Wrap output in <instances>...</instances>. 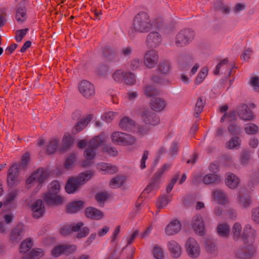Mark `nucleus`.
<instances>
[{
    "instance_id": "69168bd1",
    "label": "nucleus",
    "mask_w": 259,
    "mask_h": 259,
    "mask_svg": "<svg viewBox=\"0 0 259 259\" xmlns=\"http://www.w3.org/2000/svg\"><path fill=\"white\" fill-rule=\"evenodd\" d=\"M28 29H24L16 31L15 39L17 42H20L27 33Z\"/></svg>"
},
{
    "instance_id": "6ab92c4d",
    "label": "nucleus",
    "mask_w": 259,
    "mask_h": 259,
    "mask_svg": "<svg viewBox=\"0 0 259 259\" xmlns=\"http://www.w3.org/2000/svg\"><path fill=\"white\" fill-rule=\"evenodd\" d=\"M237 201L239 204L244 208L248 207L250 203V198L249 196L246 194V191L244 189L240 190L237 196Z\"/></svg>"
},
{
    "instance_id": "de8ad7c7",
    "label": "nucleus",
    "mask_w": 259,
    "mask_h": 259,
    "mask_svg": "<svg viewBox=\"0 0 259 259\" xmlns=\"http://www.w3.org/2000/svg\"><path fill=\"white\" fill-rule=\"evenodd\" d=\"M208 73V68L206 67H203L196 78H195V82L196 84H200L204 79Z\"/></svg>"
},
{
    "instance_id": "f704fd0d",
    "label": "nucleus",
    "mask_w": 259,
    "mask_h": 259,
    "mask_svg": "<svg viewBox=\"0 0 259 259\" xmlns=\"http://www.w3.org/2000/svg\"><path fill=\"white\" fill-rule=\"evenodd\" d=\"M93 175V172L91 171H88L81 173L78 177L76 178L81 186L90 180Z\"/></svg>"
},
{
    "instance_id": "aec40b11",
    "label": "nucleus",
    "mask_w": 259,
    "mask_h": 259,
    "mask_svg": "<svg viewBox=\"0 0 259 259\" xmlns=\"http://www.w3.org/2000/svg\"><path fill=\"white\" fill-rule=\"evenodd\" d=\"M93 118V115L90 114L82 118L73 127L72 133L76 134L83 130Z\"/></svg>"
},
{
    "instance_id": "4c0bfd02",
    "label": "nucleus",
    "mask_w": 259,
    "mask_h": 259,
    "mask_svg": "<svg viewBox=\"0 0 259 259\" xmlns=\"http://www.w3.org/2000/svg\"><path fill=\"white\" fill-rule=\"evenodd\" d=\"M123 133L114 132L111 135L112 142L118 145L121 146L123 142Z\"/></svg>"
},
{
    "instance_id": "5701e85b",
    "label": "nucleus",
    "mask_w": 259,
    "mask_h": 259,
    "mask_svg": "<svg viewBox=\"0 0 259 259\" xmlns=\"http://www.w3.org/2000/svg\"><path fill=\"white\" fill-rule=\"evenodd\" d=\"M212 199L220 204H225L229 202L227 195L221 190L213 191L212 194Z\"/></svg>"
},
{
    "instance_id": "a211bd4d",
    "label": "nucleus",
    "mask_w": 259,
    "mask_h": 259,
    "mask_svg": "<svg viewBox=\"0 0 259 259\" xmlns=\"http://www.w3.org/2000/svg\"><path fill=\"white\" fill-rule=\"evenodd\" d=\"M161 42V37L157 32H151L147 37V45L150 47H156Z\"/></svg>"
},
{
    "instance_id": "1a4fd4ad",
    "label": "nucleus",
    "mask_w": 259,
    "mask_h": 259,
    "mask_svg": "<svg viewBox=\"0 0 259 259\" xmlns=\"http://www.w3.org/2000/svg\"><path fill=\"white\" fill-rule=\"evenodd\" d=\"M170 165L169 164H165L161 168H159L157 170L155 175V176H156L157 180L154 181L149 185H148L147 186V187L144 189L143 192L144 193H149L158 189L159 187L160 183L158 179H159L165 172V171L168 170L170 168Z\"/></svg>"
},
{
    "instance_id": "c756f323",
    "label": "nucleus",
    "mask_w": 259,
    "mask_h": 259,
    "mask_svg": "<svg viewBox=\"0 0 259 259\" xmlns=\"http://www.w3.org/2000/svg\"><path fill=\"white\" fill-rule=\"evenodd\" d=\"M202 181L205 184L210 185L218 183L220 181V178L218 174H209L203 176Z\"/></svg>"
},
{
    "instance_id": "e2e57ef3",
    "label": "nucleus",
    "mask_w": 259,
    "mask_h": 259,
    "mask_svg": "<svg viewBox=\"0 0 259 259\" xmlns=\"http://www.w3.org/2000/svg\"><path fill=\"white\" fill-rule=\"evenodd\" d=\"M204 247L206 250V251L210 253H213L216 250V246L214 243L210 240L206 241Z\"/></svg>"
},
{
    "instance_id": "5fc2aeb1",
    "label": "nucleus",
    "mask_w": 259,
    "mask_h": 259,
    "mask_svg": "<svg viewBox=\"0 0 259 259\" xmlns=\"http://www.w3.org/2000/svg\"><path fill=\"white\" fill-rule=\"evenodd\" d=\"M145 94L148 97H152L158 94V91L151 85H147L144 89Z\"/></svg>"
},
{
    "instance_id": "7c9ffc66",
    "label": "nucleus",
    "mask_w": 259,
    "mask_h": 259,
    "mask_svg": "<svg viewBox=\"0 0 259 259\" xmlns=\"http://www.w3.org/2000/svg\"><path fill=\"white\" fill-rule=\"evenodd\" d=\"M97 168L101 171H104L107 174H112L117 171L116 166H113L106 163H101L97 165Z\"/></svg>"
},
{
    "instance_id": "c9c22d12",
    "label": "nucleus",
    "mask_w": 259,
    "mask_h": 259,
    "mask_svg": "<svg viewBox=\"0 0 259 259\" xmlns=\"http://www.w3.org/2000/svg\"><path fill=\"white\" fill-rule=\"evenodd\" d=\"M241 142V140L239 137H233L227 142L226 147L229 149H238L240 146Z\"/></svg>"
},
{
    "instance_id": "0eeeda50",
    "label": "nucleus",
    "mask_w": 259,
    "mask_h": 259,
    "mask_svg": "<svg viewBox=\"0 0 259 259\" xmlns=\"http://www.w3.org/2000/svg\"><path fill=\"white\" fill-rule=\"evenodd\" d=\"M188 256L192 259L198 258L201 254V247L198 242L193 238H188L185 245Z\"/></svg>"
},
{
    "instance_id": "774afa93",
    "label": "nucleus",
    "mask_w": 259,
    "mask_h": 259,
    "mask_svg": "<svg viewBox=\"0 0 259 259\" xmlns=\"http://www.w3.org/2000/svg\"><path fill=\"white\" fill-rule=\"evenodd\" d=\"M17 194V193L16 190L9 192L6 197L5 203L6 204L11 203L16 198Z\"/></svg>"
},
{
    "instance_id": "79ce46f5",
    "label": "nucleus",
    "mask_w": 259,
    "mask_h": 259,
    "mask_svg": "<svg viewBox=\"0 0 259 259\" xmlns=\"http://www.w3.org/2000/svg\"><path fill=\"white\" fill-rule=\"evenodd\" d=\"M171 200V196H162L159 198L156 202V206L158 209L165 207Z\"/></svg>"
},
{
    "instance_id": "9d476101",
    "label": "nucleus",
    "mask_w": 259,
    "mask_h": 259,
    "mask_svg": "<svg viewBox=\"0 0 259 259\" xmlns=\"http://www.w3.org/2000/svg\"><path fill=\"white\" fill-rule=\"evenodd\" d=\"M255 230L250 225H246L243 229L242 238L245 244L254 245V243L256 238Z\"/></svg>"
},
{
    "instance_id": "2f4dec72",
    "label": "nucleus",
    "mask_w": 259,
    "mask_h": 259,
    "mask_svg": "<svg viewBox=\"0 0 259 259\" xmlns=\"http://www.w3.org/2000/svg\"><path fill=\"white\" fill-rule=\"evenodd\" d=\"M193 58L189 56L180 58L179 60L180 67L182 70H186L187 69V66L191 65L193 63Z\"/></svg>"
},
{
    "instance_id": "338daca9",
    "label": "nucleus",
    "mask_w": 259,
    "mask_h": 259,
    "mask_svg": "<svg viewBox=\"0 0 259 259\" xmlns=\"http://www.w3.org/2000/svg\"><path fill=\"white\" fill-rule=\"evenodd\" d=\"M250 85L253 87V89L259 92V77L257 76H253L250 78Z\"/></svg>"
},
{
    "instance_id": "cd10ccee",
    "label": "nucleus",
    "mask_w": 259,
    "mask_h": 259,
    "mask_svg": "<svg viewBox=\"0 0 259 259\" xmlns=\"http://www.w3.org/2000/svg\"><path fill=\"white\" fill-rule=\"evenodd\" d=\"M83 205L84 202L82 201H73L67 205L66 211L70 213H75L81 209Z\"/></svg>"
},
{
    "instance_id": "393cba45",
    "label": "nucleus",
    "mask_w": 259,
    "mask_h": 259,
    "mask_svg": "<svg viewBox=\"0 0 259 259\" xmlns=\"http://www.w3.org/2000/svg\"><path fill=\"white\" fill-rule=\"evenodd\" d=\"M119 126L123 130L136 131L135 122L128 117L122 118L119 123Z\"/></svg>"
},
{
    "instance_id": "f3484780",
    "label": "nucleus",
    "mask_w": 259,
    "mask_h": 259,
    "mask_svg": "<svg viewBox=\"0 0 259 259\" xmlns=\"http://www.w3.org/2000/svg\"><path fill=\"white\" fill-rule=\"evenodd\" d=\"M167 248L173 257L178 258L181 255L182 247L176 241L170 240L168 242Z\"/></svg>"
},
{
    "instance_id": "13d9d810",
    "label": "nucleus",
    "mask_w": 259,
    "mask_h": 259,
    "mask_svg": "<svg viewBox=\"0 0 259 259\" xmlns=\"http://www.w3.org/2000/svg\"><path fill=\"white\" fill-rule=\"evenodd\" d=\"M124 81L126 84L132 85L136 82L135 75L132 73L127 72L124 73Z\"/></svg>"
},
{
    "instance_id": "ddd939ff",
    "label": "nucleus",
    "mask_w": 259,
    "mask_h": 259,
    "mask_svg": "<svg viewBox=\"0 0 259 259\" xmlns=\"http://www.w3.org/2000/svg\"><path fill=\"white\" fill-rule=\"evenodd\" d=\"M192 227L194 232L198 235H202L205 232L204 222L200 215H195L192 221Z\"/></svg>"
},
{
    "instance_id": "58836bf2",
    "label": "nucleus",
    "mask_w": 259,
    "mask_h": 259,
    "mask_svg": "<svg viewBox=\"0 0 259 259\" xmlns=\"http://www.w3.org/2000/svg\"><path fill=\"white\" fill-rule=\"evenodd\" d=\"M125 181V178L122 176H117L112 179L109 182V186L112 188L120 187Z\"/></svg>"
},
{
    "instance_id": "e433bc0d",
    "label": "nucleus",
    "mask_w": 259,
    "mask_h": 259,
    "mask_svg": "<svg viewBox=\"0 0 259 259\" xmlns=\"http://www.w3.org/2000/svg\"><path fill=\"white\" fill-rule=\"evenodd\" d=\"M32 245V240L30 238L24 240L20 245L19 252L21 253H26L30 249Z\"/></svg>"
},
{
    "instance_id": "3c124183",
    "label": "nucleus",
    "mask_w": 259,
    "mask_h": 259,
    "mask_svg": "<svg viewBox=\"0 0 259 259\" xmlns=\"http://www.w3.org/2000/svg\"><path fill=\"white\" fill-rule=\"evenodd\" d=\"M153 254L156 259H163L164 257L163 250L161 247L154 245L153 248Z\"/></svg>"
},
{
    "instance_id": "6e6552de",
    "label": "nucleus",
    "mask_w": 259,
    "mask_h": 259,
    "mask_svg": "<svg viewBox=\"0 0 259 259\" xmlns=\"http://www.w3.org/2000/svg\"><path fill=\"white\" fill-rule=\"evenodd\" d=\"M80 93L86 99L93 98L95 94L94 85L88 80L81 81L78 85Z\"/></svg>"
},
{
    "instance_id": "b1692460",
    "label": "nucleus",
    "mask_w": 259,
    "mask_h": 259,
    "mask_svg": "<svg viewBox=\"0 0 259 259\" xmlns=\"http://www.w3.org/2000/svg\"><path fill=\"white\" fill-rule=\"evenodd\" d=\"M24 235L23 225L19 224L12 230L11 234V240L14 242H18Z\"/></svg>"
},
{
    "instance_id": "4d7b16f0",
    "label": "nucleus",
    "mask_w": 259,
    "mask_h": 259,
    "mask_svg": "<svg viewBox=\"0 0 259 259\" xmlns=\"http://www.w3.org/2000/svg\"><path fill=\"white\" fill-rule=\"evenodd\" d=\"M158 69L162 73L166 74L170 70V64L168 62H162L159 64Z\"/></svg>"
},
{
    "instance_id": "680f3d73",
    "label": "nucleus",
    "mask_w": 259,
    "mask_h": 259,
    "mask_svg": "<svg viewBox=\"0 0 259 259\" xmlns=\"http://www.w3.org/2000/svg\"><path fill=\"white\" fill-rule=\"evenodd\" d=\"M113 79L117 82H120L124 79V73L121 70H117L112 75Z\"/></svg>"
},
{
    "instance_id": "7ed1b4c3",
    "label": "nucleus",
    "mask_w": 259,
    "mask_h": 259,
    "mask_svg": "<svg viewBox=\"0 0 259 259\" xmlns=\"http://www.w3.org/2000/svg\"><path fill=\"white\" fill-rule=\"evenodd\" d=\"M49 177L47 170L39 168L34 171L26 180V187L28 189L34 188V192L37 193L41 188L44 183Z\"/></svg>"
},
{
    "instance_id": "c85d7f7f",
    "label": "nucleus",
    "mask_w": 259,
    "mask_h": 259,
    "mask_svg": "<svg viewBox=\"0 0 259 259\" xmlns=\"http://www.w3.org/2000/svg\"><path fill=\"white\" fill-rule=\"evenodd\" d=\"M225 183L230 188H235L239 183V179L232 173H227L226 176Z\"/></svg>"
},
{
    "instance_id": "20e7f679",
    "label": "nucleus",
    "mask_w": 259,
    "mask_h": 259,
    "mask_svg": "<svg viewBox=\"0 0 259 259\" xmlns=\"http://www.w3.org/2000/svg\"><path fill=\"white\" fill-rule=\"evenodd\" d=\"M141 116L142 121L147 125H156L160 122L159 117L155 113L148 109L143 110L141 113ZM149 130V126L146 127H139L137 132L143 136L146 134Z\"/></svg>"
},
{
    "instance_id": "72a5a7b5",
    "label": "nucleus",
    "mask_w": 259,
    "mask_h": 259,
    "mask_svg": "<svg viewBox=\"0 0 259 259\" xmlns=\"http://www.w3.org/2000/svg\"><path fill=\"white\" fill-rule=\"evenodd\" d=\"M93 175V172L91 171H88L81 173L78 177L76 178L81 186L90 180Z\"/></svg>"
},
{
    "instance_id": "2eb2a0df",
    "label": "nucleus",
    "mask_w": 259,
    "mask_h": 259,
    "mask_svg": "<svg viewBox=\"0 0 259 259\" xmlns=\"http://www.w3.org/2000/svg\"><path fill=\"white\" fill-rule=\"evenodd\" d=\"M237 114L239 117L244 120H251L254 116L251 111L245 104L240 105L237 108Z\"/></svg>"
},
{
    "instance_id": "dca6fc26",
    "label": "nucleus",
    "mask_w": 259,
    "mask_h": 259,
    "mask_svg": "<svg viewBox=\"0 0 259 259\" xmlns=\"http://www.w3.org/2000/svg\"><path fill=\"white\" fill-rule=\"evenodd\" d=\"M31 210L33 216L35 218L42 217L45 211V207L41 200H37L31 205Z\"/></svg>"
},
{
    "instance_id": "39448f33",
    "label": "nucleus",
    "mask_w": 259,
    "mask_h": 259,
    "mask_svg": "<svg viewBox=\"0 0 259 259\" xmlns=\"http://www.w3.org/2000/svg\"><path fill=\"white\" fill-rule=\"evenodd\" d=\"M152 27L151 20L148 15L145 12L137 14L133 21V28L135 31L145 32L148 31Z\"/></svg>"
},
{
    "instance_id": "603ef678",
    "label": "nucleus",
    "mask_w": 259,
    "mask_h": 259,
    "mask_svg": "<svg viewBox=\"0 0 259 259\" xmlns=\"http://www.w3.org/2000/svg\"><path fill=\"white\" fill-rule=\"evenodd\" d=\"M58 141V140L55 139L53 138L52 139L50 142L49 144L47 147V151L49 154H52L54 153L57 148Z\"/></svg>"
},
{
    "instance_id": "6e6d98bb",
    "label": "nucleus",
    "mask_w": 259,
    "mask_h": 259,
    "mask_svg": "<svg viewBox=\"0 0 259 259\" xmlns=\"http://www.w3.org/2000/svg\"><path fill=\"white\" fill-rule=\"evenodd\" d=\"M64 254L68 255L74 252L77 247L75 245L73 244H63Z\"/></svg>"
},
{
    "instance_id": "09e8293b",
    "label": "nucleus",
    "mask_w": 259,
    "mask_h": 259,
    "mask_svg": "<svg viewBox=\"0 0 259 259\" xmlns=\"http://www.w3.org/2000/svg\"><path fill=\"white\" fill-rule=\"evenodd\" d=\"M73 142V138L70 134L66 133L64 135L62 140V145L64 149L69 148Z\"/></svg>"
},
{
    "instance_id": "49530a36",
    "label": "nucleus",
    "mask_w": 259,
    "mask_h": 259,
    "mask_svg": "<svg viewBox=\"0 0 259 259\" xmlns=\"http://www.w3.org/2000/svg\"><path fill=\"white\" fill-rule=\"evenodd\" d=\"M16 19L19 22L22 23L26 19V10L23 8L18 9L16 14Z\"/></svg>"
},
{
    "instance_id": "4be33fe9",
    "label": "nucleus",
    "mask_w": 259,
    "mask_h": 259,
    "mask_svg": "<svg viewBox=\"0 0 259 259\" xmlns=\"http://www.w3.org/2000/svg\"><path fill=\"white\" fill-rule=\"evenodd\" d=\"M150 106L153 110L160 112L164 109L166 103L163 99L160 98H154L151 99Z\"/></svg>"
},
{
    "instance_id": "f8f14e48",
    "label": "nucleus",
    "mask_w": 259,
    "mask_h": 259,
    "mask_svg": "<svg viewBox=\"0 0 259 259\" xmlns=\"http://www.w3.org/2000/svg\"><path fill=\"white\" fill-rule=\"evenodd\" d=\"M158 55L156 51L150 50L147 51L144 57V64L149 68L154 67L158 61Z\"/></svg>"
},
{
    "instance_id": "a19ab883",
    "label": "nucleus",
    "mask_w": 259,
    "mask_h": 259,
    "mask_svg": "<svg viewBox=\"0 0 259 259\" xmlns=\"http://www.w3.org/2000/svg\"><path fill=\"white\" fill-rule=\"evenodd\" d=\"M123 142L121 146L133 145L136 142V139L131 135L123 133Z\"/></svg>"
},
{
    "instance_id": "37998d69",
    "label": "nucleus",
    "mask_w": 259,
    "mask_h": 259,
    "mask_svg": "<svg viewBox=\"0 0 259 259\" xmlns=\"http://www.w3.org/2000/svg\"><path fill=\"white\" fill-rule=\"evenodd\" d=\"M44 251L40 248L32 249L29 253L27 259H38L44 256Z\"/></svg>"
},
{
    "instance_id": "c03bdc74",
    "label": "nucleus",
    "mask_w": 259,
    "mask_h": 259,
    "mask_svg": "<svg viewBox=\"0 0 259 259\" xmlns=\"http://www.w3.org/2000/svg\"><path fill=\"white\" fill-rule=\"evenodd\" d=\"M118 115L117 112L108 111L102 115V119L106 122L110 123Z\"/></svg>"
},
{
    "instance_id": "052dcab7",
    "label": "nucleus",
    "mask_w": 259,
    "mask_h": 259,
    "mask_svg": "<svg viewBox=\"0 0 259 259\" xmlns=\"http://www.w3.org/2000/svg\"><path fill=\"white\" fill-rule=\"evenodd\" d=\"M204 102L201 98H199L197 101L195 107V113L198 115L200 114L204 107Z\"/></svg>"
},
{
    "instance_id": "864d4df0",
    "label": "nucleus",
    "mask_w": 259,
    "mask_h": 259,
    "mask_svg": "<svg viewBox=\"0 0 259 259\" xmlns=\"http://www.w3.org/2000/svg\"><path fill=\"white\" fill-rule=\"evenodd\" d=\"M250 158V156L248 152L246 151H242L240 157V164L243 166L246 165L248 163Z\"/></svg>"
},
{
    "instance_id": "ea45409f",
    "label": "nucleus",
    "mask_w": 259,
    "mask_h": 259,
    "mask_svg": "<svg viewBox=\"0 0 259 259\" xmlns=\"http://www.w3.org/2000/svg\"><path fill=\"white\" fill-rule=\"evenodd\" d=\"M217 231L219 235L226 237L229 234L230 228L227 224H220L217 227Z\"/></svg>"
},
{
    "instance_id": "0e129e2a",
    "label": "nucleus",
    "mask_w": 259,
    "mask_h": 259,
    "mask_svg": "<svg viewBox=\"0 0 259 259\" xmlns=\"http://www.w3.org/2000/svg\"><path fill=\"white\" fill-rule=\"evenodd\" d=\"M62 254H64L63 244L56 246L52 250V254L53 256L58 257Z\"/></svg>"
},
{
    "instance_id": "8fccbe9b",
    "label": "nucleus",
    "mask_w": 259,
    "mask_h": 259,
    "mask_svg": "<svg viewBox=\"0 0 259 259\" xmlns=\"http://www.w3.org/2000/svg\"><path fill=\"white\" fill-rule=\"evenodd\" d=\"M241 231V225L238 223H235L232 230V233L234 239H238L240 237Z\"/></svg>"
},
{
    "instance_id": "a18cd8bd",
    "label": "nucleus",
    "mask_w": 259,
    "mask_h": 259,
    "mask_svg": "<svg viewBox=\"0 0 259 259\" xmlns=\"http://www.w3.org/2000/svg\"><path fill=\"white\" fill-rule=\"evenodd\" d=\"M244 130L247 134L254 135L257 133L258 127L253 123H249L245 125Z\"/></svg>"
},
{
    "instance_id": "bb28decb",
    "label": "nucleus",
    "mask_w": 259,
    "mask_h": 259,
    "mask_svg": "<svg viewBox=\"0 0 259 259\" xmlns=\"http://www.w3.org/2000/svg\"><path fill=\"white\" fill-rule=\"evenodd\" d=\"M85 215L88 218L98 220L102 219L103 213L99 210L94 207H88L85 210Z\"/></svg>"
},
{
    "instance_id": "f03ea898",
    "label": "nucleus",
    "mask_w": 259,
    "mask_h": 259,
    "mask_svg": "<svg viewBox=\"0 0 259 259\" xmlns=\"http://www.w3.org/2000/svg\"><path fill=\"white\" fill-rule=\"evenodd\" d=\"M60 186L57 181L52 182L48 185V190L43 195V199L47 204L57 206L62 204L64 198L59 194Z\"/></svg>"
},
{
    "instance_id": "a878e982",
    "label": "nucleus",
    "mask_w": 259,
    "mask_h": 259,
    "mask_svg": "<svg viewBox=\"0 0 259 259\" xmlns=\"http://www.w3.org/2000/svg\"><path fill=\"white\" fill-rule=\"evenodd\" d=\"M81 185L76 178H70L66 185V191L68 193H73L75 192Z\"/></svg>"
},
{
    "instance_id": "473e14b6",
    "label": "nucleus",
    "mask_w": 259,
    "mask_h": 259,
    "mask_svg": "<svg viewBox=\"0 0 259 259\" xmlns=\"http://www.w3.org/2000/svg\"><path fill=\"white\" fill-rule=\"evenodd\" d=\"M222 70L225 69V73L227 71V73H230V66L228 63L227 59H224L220 63H219L216 66L215 69L214 71V74L215 75L219 74L221 69Z\"/></svg>"
},
{
    "instance_id": "423d86ee",
    "label": "nucleus",
    "mask_w": 259,
    "mask_h": 259,
    "mask_svg": "<svg viewBox=\"0 0 259 259\" xmlns=\"http://www.w3.org/2000/svg\"><path fill=\"white\" fill-rule=\"evenodd\" d=\"M195 33L189 29H184L179 31L174 38V44L178 48L186 46L194 39Z\"/></svg>"
},
{
    "instance_id": "9b49d317",
    "label": "nucleus",
    "mask_w": 259,
    "mask_h": 259,
    "mask_svg": "<svg viewBox=\"0 0 259 259\" xmlns=\"http://www.w3.org/2000/svg\"><path fill=\"white\" fill-rule=\"evenodd\" d=\"M255 249V245L246 244L245 247L239 248L236 250V256L241 259H248L254 254Z\"/></svg>"
},
{
    "instance_id": "412c9836",
    "label": "nucleus",
    "mask_w": 259,
    "mask_h": 259,
    "mask_svg": "<svg viewBox=\"0 0 259 259\" xmlns=\"http://www.w3.org/2000/svg\"><path fill=\"white\" fill-rule=\"evenodd\" d=\"M18 165L17 164L13 165L8 172L7 182L9 185H14L17 179Z\"/></svg>"
},
{
    "instance_id": "f257e3e1",
    "label": "nucleus",
    "mask_w": 259,
    "mask_h": 259,
    "mask_svg": "<svg viewBox=\"0 0 259 259\" xmlns=\"http://www.w3.org/2000/svg\"><path fill=\"white\" fill-rule=\"evenodd\" d=\"M107 139V137L105 134H102L90 141L88 147L84 152L85 159L81 162V165L82 167H87L92 163V160L96 154V149L105 142Z\"/></svg>"
},
{
    "instance_id": "4468645a",
    "label": "nucleus",
    "mask_w": 259,
    "mask_h": 259,
    "mask_svg": "<svg viewBox=\"0 0 259 259\" xmlns=\"http://www.w3.org/2000/svg\"><path fill=\"white\" fill-rule=\"evenodd\" d=\"M182 225L177 219L172 220L165 228V233L168 236L174 235L181 230Z\"/></svg>"
},
{
    "instance_id": "bf43d9fd",
    "label": "nucleus",
    "mask_w": 259,
    "mask_h": 259,
    "mask_svg": "<svg viewBox=\"0 0 259 259\" xmlns=\"http://www.w3.org/2000/svg\"><path fill=\"white\" fill-rule=\"evenodd\" d=\"M76 157L75 154H73L70 155L66 160L65 163V167L67 169H70L72 168L76 160Z\"/></svg>"
}]
</instances>
